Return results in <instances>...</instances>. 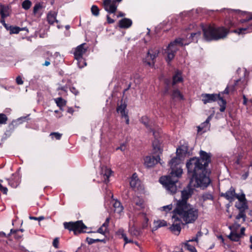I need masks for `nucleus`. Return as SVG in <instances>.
Returning a JSON list of instances; mask_svg holds the SVG:
<instances>
[{
	"label": "nucleus",
	"instance_id": "obj_1",
	"mask_svg": "<svg viewBox=\"0 0 252 252\" xmlns=\"http://www.w3.org/2000/svg\"><path fill=\"white\" fill-rule=\"evenodd\" d=\"M211 154L200 151V158H193L186 164L188 173L192 175L190 185L195 188L204 189L210 183V178L206 175V168L211 161Z\"/></svg>",
	"mask_w": 252,
	"mask_h": 252
},
{
	"label": "nucleus",
	"instance_id": "obj_2",
	"mask_svg": "<svg viewBox=\"0 0 252 252\" xmlns=\"http://www.w3.org/2000/svg\"><path fill=\"white\" fill-rule=\"evenodd\" d=\"M188 151L187 146L183 145L177 148V157L172 158L169 163L170 166L169 174L166 176L161 177L159 179L160 183L171 194L175 193L177 190L176 183L183 173L181 166L182 158L188 153Z\"/></svg>",
	"mask_w": 252,
	"mask_h": 252
},
{
	"label": "nucleus",
	"instance_id": "obj_3",
	"mask_svg": "<svg viewBox=\"0 0 252 252\" xmlns=\"http://www.w3.org/2000/svg\"><path fill=\"white\" fill-rule=\"evenodd\" d=\"M226 16L228 18L225 20V25L229 28L238 27V29L232 32L238 34H244L250 32L252 30V16L246 11L240 10L224 9Z\"/></svg>",
	"mask_w": 252,
	"mask_h": 252
},
{
	"label": "nucleus",
	"instance_id": "obj_4",
	"mask_svg": "<svg viewBox=\"0 0 252 252\" xmlns=\"http://www.w3.org/2000/svg\"><path fill=\"white\" fill-rule=\"evenodd\" d=\"M173 214L176 215L185 224L192 223L198 217L199 210L195 206L181 201L176 203Z\"/></svg>",
	"mask_w": 252,
	"mask_h": 252
},
{
	"label": "nucleus",
	"instance_id": "obj_5",
	"mask_svg": "<svg viewBox=\"0 0 252 252\" xmlns=\"http://www.w3.org/2000/svg\"><path fill=\"white\" fill-rule=\"evenodd\" d=\"M201 34V32L200 31L191 32L187 35L186 38H178L171 42L165 50V53L167 55L166 61L169 62L174 58L175 54L180 47L188 45L191 42H197L198 39L200 37Z\"/></svg>",
	"mask_w": 252,
	"mask_h": 252
},
{
	"label": "nucleus",
	"instance_id": "obj_6",
	"mask_svg": "<svg viewBox=\"0 0 252 252\" xmlns=\"http://www.w3.org/2000/svg\"><path fill=\"white\" fill-rule=\"evenodd\" d=\"M204 37L206 40H218L225 38L229 30L223 27H216L214 25H202Z\"/></svg>",
	"mask_w": 252,
	"mask_h": 252
},
{
	"label": "nucleus",
	"instance_id": "obj_7",
	"mask_svg": "<svg viewBox=\"0 0 252 252\" xmlns=\"http://www.w3.org/2000/svg\"><path fill=\"white\" fill-rule=\"evenodd\" d=\"M63 225L65 229L73 231L75 234L86 232L84 229L86 228V226L81 220L76 222H65L63 223Z\"/></svg>",
	"mask_w": 252,
	"mask_h": 252
},
{
	"label": "nucleus",
	"instance_id": "obj_8",
	"mask_svg": "<svg viewBox=\"0 0 252 252\" xmlns=\"http://www.w3.org/2000/svg\"><path fill=\"white\" fill-rule=\"evenodd\" d=\"M161 130L157 128V131L152 130L153 134L155 137V140L153 142V153L155 155L161 154L162 150L160 148L159 140L158 138L160 135Z\"/></svg>",
	"mask_w": 252,
	"mask_h": 252
},
{
	"label": "nucleus",
	"instance_id": "obj_9",
	"mask_svg": "<svg viewBox=\"0 0 252 252\" xmlns=\"http://www.w3.org/2000/svg\"><path fill=\"white\" fill-rule=\"evenodd\" d=\"M172 220L173 223L169 229L175 234L179 235L181 230V224L185 223L175 214H173Z\"/></svg>",
	"mask_w": 252,
	"mask_h": 252
},
{
	"label": "nucleus",
	"instance_id": "obj_10",
	"mask_svg": "<svg viewBox=\"0 0 252 252\" xmlns=\"http://www.w3.org/2000/svg\"><path fill=\"white\" fill-rule=\"evenodd\" d=\"M159 53V51L157 48L150 49L144 59V62L149 66H153L155 63V59L158 57Z\"/></svg>",
	"mask_w": 252,
	"mask_h": 252
},
{
	"label": "nucleus",
	"instance_id": "obj_11",
	"mask_svg": "<svg viewBox=\"0 0 252 252\" xmlns=\"http://www.w3.org/2000/svg\"><path fill=\"white\" fill-rule=\"evenodd\" d=\"M238 201L235 203V207L239 210H244L248 209V205L246 202L245 194L244 193H241L236 196Z\"/></svg>",
	"mask_w": 252,
	"mask_h": 252
},
{
	"label": "nucleus",
	"instance_id": "obj_12",
	"mask_svg": "<svg viewBox=\"0 0 252 252\" xmlns=\"http://www.w3.org/2000/svg\"><path fill=\"white\" fill-rule=\"evenodd\" d=\"M160 160L159 155H157L156 158L152 156H148L144 159V164L146 167L150 168L154 166L158 162H159L160 164H162V163L160 162Z\"/></svg>",
	"mask_w": 252,
	"mask_h": 252
},
{
	"label": "nucleus",
	"instance_id": "obj_13",
	"mask_svg": "<svg viewBox=\"0 0 252 252\" xmlns=\"http://www.w3.org/2000/svg\"><path fill=\"white\" fill-rule=\"evenodd\" d=\"M193 186L190 185V183L188 187L184 189L181 192V199L177 201V203L183 201L187 202L188 199L191 196L193 192L194 189L192 188Z\"/></svg>",
	"mask_w": 252,
	"mask_h": 252
},
{
	"label": "nucleus",
	"instance_id": "obj_14",
	"mask_svg": "<svg viewBox=\"0 0 252 252\" xmlns=\"http://www.w3.org/2000/svg\"><path fill=\"white\" fill-rule=\"evenodd\" d=\"M118 5L115 0H104L103 7L105 10L109 13H114Z\"/></svg>",
	"mask_w": 252,
	"mask_h": 252
},
{
	"label": "nucleus",
	"instance_id": "obj_15",
	"mask_svg": "<svg viewBox=\"0 0 252 252\" xmlns=\"http://www.w3.org/2000/svg\"><path fill=\"white\" fill-rule=\"evenodd\" d=\"M112 171L106 166L100 167V176L102 182L107 183L109 181V177L111 175Z\"/></svg>",
	"mask_w": 252,
	"mask_h": 252
},
{
	"label": "nucleus",
	"instance_id": "obj_16",
	"mask_svg": "<svg viewBox=\"0 0 252 252\" xmlns=\"http://www.w3.org/2000/svg\"><path fill=\"white\" fill-rule=\"evenodd\" d=\"M88 46L86 43H83L78 46L74 50V55L75 59H81L86 53L88 50Z\"/></svg>",
	"mask_w": 252,
	"mask_h": 252
},
{
	"label": "nucleus",
	"instance_id": "obj_17",
	"mask_svg": "<svg viewBox=\"0 0 252 252\" xmlns=\"http://www.w3.org/2000/svg\"><path fill=\"white\" fill-rule=\"evenodd\" d=\"M201 96L202 101L205 104L215 102L217 101L219 97V94H202Z\"/></svg>",
	"mask_w": 252,
	"mask_h": 252
},
{
	"label": "nucleus",
	"instance_id": "obj_18",
	"mask_svg": "<svg viewBox=\"0 0 252 252\" xmlns=\"http://www.w3.org/2000/svg\"><path fill=\"white\" fill-rule=\"evenodd\" d=\"M240 194L236 193L234 188L231 187L226 192L222 193L221 196L224 197L230 202H232L236 199V196Z\"/></svg>",
	"mask_w": 252,
	"mask_h": 252
},
{
	"label": "nucleus",
	"instance_id": "obj_19",
	"mask_svg": "<svg viewBox=\"0 0 252 252\" xmlns=\"http://www.w3.org/2000/svg\"><path fill=\"white\" fill-rule=\"evenodd\" d=\"M211 117H209L206 121L199 125L198 128V132L203 133L209 130L210 125L209 124Z\"/></svg>",
	"mask_w": 252,
	"mask_h": 252
},
{
	"label": "nucleus",
	"instance_id": "obj_20",
	"mask_svg": "<svg viewBox=\"0 0 252 252\" xmlns=\"http://www.w3.org/2000/svg\"><path fill=\"white\" fill-rule=\"evenodd\" d=\"M10 179L8 180V184L12 188H16L20 183V178L17 173L13 174Z\"/></svg>",
	"mask_w": 252,
	"mask_h": 252
},
{
	"label": "nucleus",
	"instance_id": "obj_21",
	"mask_svg": "<svg viewBox=\"0 0 252 252\" xmlns=\"http://www.w3.org/2000/svg\"><path fill=\"white\" fill-rule=\"evenodd\" d=\"M0 14L1 18H5L9 15V8L8 5L0 4Z\"/></svg>",
	"mask_w": 252,
	"mask_h": 252
},
{
	"label": "nucleus",
	"instance_id": "obj_22",
	"mask_svg": "<svg viewBox=\"0 0 252 252\" xmlns=\"http://www.w3.org/2000/svg\"><path fill=\"white\" fill-rule=\"evenodd\" d=\"M132 21L128 18H123L119 21V27L121 28H128L132 25Z\"/></svg>",
	"mask_w": 252,
	"mask_h": 252
},
{
	"label": "nucleus",
	"instance_id": "obj_23",
	"mask_svg": "<svg viewBox=\"0 0 252 252\" xmlns=\"http://www.w3.org/2000/svg\"><path fill=\"white\" fill-rule=\"evenodd\" d=\"M130 186L133 189H136L140 185V181L136 173H134L130 180Z\"/></svg>",
	"mask_w": 252,
	"mask_h": 252
},
{
	"label": "nucleus",
	"instance_id": "obj_24",
	"mask_svg": "<svg viewBox=\"0 0 252 252\" xmlns=\"http://www.w3.org/2000/svg\"><path fill=\"white\" fill-rule=\"evenodd\" d=\"M154 226L152 229V231L157 230L158 228L165 226L167 225V222L164 220H154Z\"/></svg>",
	"mask_w": 252,
	"mask_h": 252
},
{
	"label": "nucleus",
	"instance_id": "obj_25",
	"mask_svg": "<svg viewBox=\"0 0 252 252\" xmlns=\"http://www.w3.org/2000/svg\"><path fill=\"white\" fill-rule=\"evenodd\" d=\"M126 104L125 103H123L122 101L121 103H118V107L117 108V111L118 113L120 114L122 117L127 114L126 111Z\"/></svg>",
	"mask_w": 252,
	"mask_h": 252
},
{
	"label": "nucleus",
	"instance_id": "obj_26",
	"mask_svg": "<svg viewBox=\"0 0 252 252\" xmlns=\"http://www.w3.org/2000/svg\"><path fill=\"white\" fill-rule=\"evenodd\" d=\"M57 13L55 11H50L47 15V19L50 24H53L55 22L58 23L56 19Z\"/></svg>",
	"mask_w": 252,
	"mask_h": 252
},
{
	"label": "nucleus",
	"instance_id": "obj_27",
	"mask_svg": "<svg viewBox=\"0 0 252 252\" xmlns=\"http://www.w3.org/2000/svg\"><path fill=\"white\" fill-rule=\"evenodd\" d=\"M128 232L131 236L134 237H137L141 233L140 230L135 228L133 225L130 226V224H129Z\"/></svg>",
	"mask_w": 252,
	"mask_h": 252
},
{
	"label": "nucleus",
	"instance_id": "obj_28",
	"mask_svg": "<svg viewBox=\"0 0 252 252\" xmlns=\"http://www.w3.org/2000/svg\"><path fill=\"white\" fill-rule=\"evenodd\" d=\"M183 80V78L181 75V71L178 70L176 71L175 74L173 77V85H175L176 84L182 82Z\"/></svg>",
	"mask_w": 252,
	"mask_h": 252
},
{
	"label": "nucleus",
	"instance_id": "obj_29",
	"mask_svg": "<svg viewBox=\"0 0 252 252\" xmlns=\"http://www.w3.org/2000/svg\"><path fill=\"white\" fill-rule=\"evenodd\" d=\"M114 211L117 213H121L123 210V207L120 201L116 200L113 203Z\"/></svg>",
	"mask_w": 252,
	"mask_h": 252
},
{
	"label": "nucleus",
	"instance_id": "obj_30",
	"mask_svg": "<svg viewBox=\"0 0 252 252\" xmlns=\"http://www.w3.org/2000/svg\"><path fill=\"white\" fill-rule=\"evenodd\" d=\"M133 203L138 207V209L144 207L143 200L139 197H134L133 199Z\"/></svg>",
	"mask_w": 252,
	"mask_h": 252
},
{
	"label": "nucleus",
	"instance_id": "obj_31",
	"mask_svg": "<svg viewBox=\"0 0 252 252\" xmlns=\"http://www.w3.org/2000/svg\"><path fill=\"white\" fill-rule=\"evenodd\" d=\"M62 83H65V85H63L62 84H59V87L57 89L58 91L61 90L63 91L64 93L67 92V90L69 87V85L68 84V81L66 80H63Z\"/></svg>",
	"mask_w": 252,
	"mask_h": 252
},
{
	"label": "nucleus",
	"instance_id": "obj_32",
	"mask_svg": "<svg viewBox=\"0 0 252 252\" xmlns=\"http://www.w3.org/2000/svg\"><path fill=\"white\" fill-rule=\"evenodd\" d=\"M141 122L151 131H152V130H156L154 128H152V126H150L149 125V119L147 116H143L141 118Z\"/></svg>",
	"mask_w": 252,
	"mask_h": 252
},
{
	"label": "nucleus",
	"instance_id": "obj_33",
	"mask_svg": "<svg viewBox=\"0 0 252 252\" xmlns=\"http://www.w3.org/2000/svg\"><path fill=\"white\" fill-rule=\"evenodd\" d=\"M218 103L220 106V111L221 112H224L225 109L226 101L222 98L219 96Z\"/></svg>",
	"mask_w": 252,
	"mask_h": 252
},
{
	"label": "nucleus",
	"instance_id": "obj_34",
	"mask_svg": "<svg viewBox=\"0 0 252 252\" xmlns=\"http://www.w3.org/2000/svg\"><path fill=\"white\" fill-rule=\"evenodd\" d=\"M172 97L178 100H182L183 99V96L180 92L178 90H175L173 92Z\"/></svg>",
	"mask_w": 252,
	"mask_h": 252
},
{
	"label": "nucleus",
	"instance_id": "obj_35",
	"mask_svg": "<svg viewBox=\"0 0 252 252\" xmlns=\"http://www.w3.org/2000/svg\"><path fill=\"white\" fill-rule=\"evenodd\" d=\"M229 238L232 241L238 242L239 241L241 236L237 233L231 232L228 236Z\"/></svg>",
	"mask_w": 252,
	"mask_h": 252
},
{
	"label": "nucleus",
	"instance_id": "obj_36",
	"mask_svg": "<svg viewBox=\"0 0 252 252\" xmlns=\"http://www.w3.org/2000/svg\"><path fill=\"white\" fill-rule=\"evenodd\" d=\"M20 232V230L18 229L14 230L13 229H11L10 230V232L8 234V236H9L11 234H14V237L16 239L19 240L21 239L22 237V234H19V233Z\"/></svg>",
	"mask_w": 252,
	"mask_h": 252
},
{
	"label": "nucleus",
	"instance_id": "obj_37",
	"mask_svg": "<svg viewBox=\"0 0 252 252\" xmlns=\"http://www.w3.org/2000/svg\"><path fill=\"white\" fill-rule=\"evenodd\" d=\"M142 217H143V220L142 223V228L146 229V228H148V227L149 226V223H148L149 219L147 217L146 214H142Z\"/></svg>",
	"mask_w": 252,
	"mask_h": 252
},
{
	"label": "nucleus",
	"instance_id": "obj_38",
	"mask_svg": "<svg viewBox=\"0 0 252 252\" xmlns=\"http://www.w3.org/2000/svg\"><path fill=\"white\" fill-rule=\"evenodd\" d=\"M184 244L185 245V248L190 252H197L195 247L193 245H191L189 243L186 242Z\"/></svg>",
	"mask_w": 252,
	"mask_h": 252
},
{
	"label": "nucleus",
	"instance_id": "obj_39",
	"mask_svg": "<svg viewBox=\"0 0 252 252\" xmlns=\"http://www.w3.org/2000/svg\"><path fill=\"white\" fill-rule=\"evenodd\" d=\"M246 215L245 213V211L244 210H240L239 213L236 216V219L237 220H240V219H242V222H244L246 220Z\"/></svg>",
	"mask_w": 252,
	"mask_h": 252
},
{
	"label": "nucleus",
	"instance_id": "obj_40",
	"mask_svg": "<svg viewBox=\"0 0 252 252\" xmlns=\"http://www.w3.org/2000/svg\"><path fill=\"white\" fill-rule=\"evenodd\" d=\"M9 31H10V33L11 34H12V33L17 34V33H18L20 31H22V29L18 27L10 26L9 27Z\"/></svg>",
	"mask_w": 252,
	"mask_h": 252
},
{
	"label": "nucleus",
	"instance_id": "obj_41",
	"mask_svg": "<svg viewBox=\"0 0 252 252\" xmlns=\"http://www.w3.org/2000/svg\"><path fill=\"white\" fill-rule=\"evenodd\" d=\"M86 241L89 245H91V244H93L94 243L98 242H104L105 240L99 239H93V238L87 237L86 238Z\"/></svg>",
	"mask_w": 252,
	"mask_h": 252
},
{
	"label": "nucleus",
	"instance_id": "obj_42",
	"mask_svg": "<svg viewBox=\"0 0 252 252\" xmlns=\"http://www.w3.org/2000/svg\"><path fill=\"white\" fill-rule=\"evenodd\" d=\"M120 232L121 233L122 237L123 238V239L125 242V244L134 243L133 241L131 239H128L127 237L126 234L124 233L123 230H122V231L120 230Z\"/></svg>",
	"mask_w": 252,
	"mask_h": 252
},
{
	"label": "nucleus",
	"instance_id": "obj_43",
	"mask_svg": "<svg viewBox=\"0 0 252 252\" xmlns=\"http://www.w3.org/2000/svg\"><path fill=\"white\" fill-rule=\"evenodd\" d=\"M32 2L29 0H24L22 4V7L26 9H29L31 6Z\"/></svg>",
	"mask_w": 252,
	"mask_h": 252
},
{
	"label": "nucleus",
	"instance_id": "obj_44",
	"mask_svg": "<svg viewBox=\"0 0 252 252\" xmlns=\"http://www.w3.org/2000/svg\"><path fill=\"white\" fill-rule=\"evenodd\" d=\"M77 60L78 65L80 68H82L86 65L87 63L83 57H81V59H75Z\"/></svg>",
	"mask_w": 252,
	"mask_h": 252
},
{
	"label": "nucleus",
	"instance_id": "obj_45",
	"mask_svg": "<svg viewBox=\"0 0 252 252\" xmlns=\"http://www.w3.org/2000/svg\"><path fill=\"white\" fill-rule=\"evenodd\" d=\"M57 105L59 107L63 106L65 105L66 101L62 97H58L55 99Z\"/></svg>",
	"mask_w": 252,
	"mask_h": 252
},
{
	"label": "nucleus",
	"instance_id": "obj_46",
	"mask_svg": "<svg viewBox=\"0 0 252 252\" xmlns=\"http://www.w3.org/2000/svg\"><path fill=\"white\" fill-rule=\"evenodd\" d=\"M173 208V205L172 204H169L166 206H163L160 208V210L164 211L166 213H168L172 210Z\"/></svg>",
	"mask_w": 252,
	"mask_h": 252
},
{
	"label": "nucleus",
	"instance_id": "obj_47",
	"mask_svg": "<svg viewBox=\"0 0 252 252\" xmlns=\"http://www.w3.org/2000/svg\"><path fill=\"white\" fill-rule=\"evenodd\" d=\"M91 11L92 14L94 16H98L99 15V9L96 5H93L91 8Z\"/></svg>",
	"mask_w": 252,
	"mask_h": 252
},
{
	"label": "nucleus",
	"instance_id": "obj_48",
	"mask_svg": "<svg viewBox=\"0 0 252 252\" xmlns=\"http://www.w3.org/2000/svg\"><path fill=\"white\" fill-rule=\"evenodd\" d=\"M202 198L205 201L207 200H213V197L212 194L207 193L202 195Z\"/></svg>",
	"mask_w": 252,
	"mask_h": 252
},
{
	"label": "nucleus",
	"instance_id": "obj_49",
	"mask_svg": "<svg viewBox=\"0 0 252 252\" xmlns=\"http://www.w3.org/2000/svg\"><path fill=\"white\" fill-rule=\"evenodd\" d=\"M50 136L52 137V138H53L54 137L57 140H60L62 134L58 132H52L50 133Z\"/></svg>",
	"mask_w": 252,
	"mask_h": 252
},
{
	"label": "nucleus",
	"instance_id": "obj_50",
	"mask_svg": "<svg viewBox=\"0 0 252 252\" xmlns=\"http://www.w3.org/2000/svg\"><path fill=\"white\" fill-rule=\"evenodd\" d=\"M7 120L6 116L4 114H0V124H5Z\"/></svg>",
	"mask_w": 252,
	"mask_h": 252
},
{
	"label": "nucleus",
	"instance_id": "obj_51",
	"mask_svg": "<svg viewBox=\"0 0 252 252\" xmlns=\"http://www.w3.org/2000/svg\"><path fill=\"white\" fill-rule=\"evenodd\" d=\"M42 7L40 3H36L34 5L33 7V13L34 14H36L38 12V11L41 9Z\"/></svg>",
	"mask_w": 252,
	"mask_h": 252
},
{
	"label": "nucleus",
	"instance_id": "obj_52",
	"mask_svg": "<svg viewBox=\"0 0 252 252\" xmlns=\"http://www.w3.org/2000/svg\"><path fill=\"white\" fill-rule=\"evenodd\" d=\"M109 221H110V218H106V219L105 220V222L102 224V225H101L102 226H103L105 229L107 230H108V225H109Z\"/></svg>",
	"mask_w": 252,
	"mask_h": 252
},
{
	"label": "nucleus",
	"instance_id": "obj_53",
	"mask_svg": "<svg viewBox=\"0 0 252 252\" xmlns=\"http://www.w3.org/2000/svg\"><path fill=\"white\" fill-rule=\"evenodd\" d=\"M200 236V232H198L196 235L195 237L192 238L191 239H189L188 241H186V242H198V236Z\"/></svg>",
	"mask_w": 252,
	"mask_h": 252
},
{
	"label": "nucleus",
	"instance_id": "obj_54",
	"mask_svg": "<svg viewBox=\"0 0 252 252\" xmlns=\"http://www.w3.org/2000/svg\"><path fill=\"white\" fill-rule=\"evenodd\" d=\"M59 238H55L53 242V246L55 248H59Z\"/></svg>",
	"mask_w": 252,
	"mask_h": 252
},
{
	"label": "nucleus",
	"instance_id": "obj_55",
	"mask_svg": "<svg viewBox=\"0 0 252 252\" xmlns=\"http://www.w3.org/2000/svg\"><path fill=\"white\" fill-rule=\"evenodd\" d=\"M107 232V230L105 229L103 226H101L100 227H99L98 230H97V232L104 234L105 232Z\"/></svg>",
	"mask_w": 252,
	"mask_h": 252
},
{
	"label": "nucleus",
	"instance_id": "obj_56",
	"mask_svg": "<svg viewBox=\"0 0 252 252\" xmlns=\"http://www.w3.org/2000/svg\"><path fill=\"white\" fill-rule=\"evenodd\" d=\"M16 82L18 85H22L23 84V81L20 76L17 77Z\"/></svg>",
	"mask_w": 252,
	"mask_h": 252
},
{
	"label": "nucleus",
	"instance_id": "obj_57",
	"mask_svg": "<svg viewBox=\"0 0 252 252\" xmlns=\"http://www.w3.org/2000/svg\"><path fill=\"white\" fill-rule=\"evenodd\" d=\"M0 190L4 194H6L8 190L6 187H4L2 186V185H0Z\"/></svg>",
	"mask_w": 252,
	"mask_h": 252
},
{
	"label": "nucleus",
	"instance_id": "obj_58",
	"mask_svg": "<svg viewBox=\"0 0 252 252\" xmlns=\"http://www.w3.org/2000/svg\"><path fill=\"white\" fill-rule=\"evenodd\" d=\"M70 90L72 93H73L75 95H77L78 93V91L74 87L70 88Z\"/></svg>",
	"mask_w": 252,
	"mask_h": 252
},
{
	"label": "nucleus",
	"instance_id": "obj_59",
	"mask_svg": "<svg viewBox=\"0 0 252 252\" xmlns=\"http://www.w3.org/2000/svg\"><path fill=\"white\" fill-rule=\"evenodd\" d=\"M107 22L109 24L113 23L115 22V21L113 19H112V18H111L109 16H107Z\"/></svg>",
	"mask_w": 252,
	"mask_h": 252
},
{
	"label": "nucleus",
	"instance_id": "obj_60",
	"mask_svg": "<svg viewBox=\"0 0 252 252\" xmlns=\"http://www.w3.org/2000/svg\"><path fill=\"white\" fill-rule=\"evenodd\" d=\"M122 117L124 118L125 119L126 124L127 125L129 124V118H128L127 114L125 115H124L123 117Z\"/></svg>",
	"mask_w": 252,
	"mask_h": 252
},
{
	"label": "nucleus",
	"instance_id": "obj_61",
	"mask_svg": "<svg viewBox=\"0 0 252 252\" xmlns=\"http://www.w3.org/2000/svg\"><path fill=\"white\" fill-rule=\"evenodd\" d=\"M125 148H126L125 145H122L121 146H120L119 147H118L117 148V150L120 149L121 151H124L125 150Z\"/></svg>",
	"mask_w": 252,
	"mask_h": 252
},
{
	"label": "nucleus",
	"instance_id": "obj_62",
	"mask_svg": "<svg viewBox=\"0 0 252 252\" xmlns=\"http://www.w3.org/2000/svg\"><path fill=\"white\" fill-rule=\"evenodd\" d=\"M67 112L69 113L72 114L74 112V110L72 108L69 107L67 109Z\"/></svg>",
	"mask_w": 252,
	"mask_h": 252
},
{
	"label": "nucleus",
	"instance_id": "obj_63",
	"mask_svg": "<svg viewBox=\"0 0 252 252\" xmlns=\"http://www.w3.org/2000/svg\"><path fill=\"white\" fill-rule=\"evenodd\" d=\"M245 231V228L244 227H242L241 228L240 234V236L243 235L244 234Z\"/></svg>",
	"mask_w": 252,
	"mask_h": 252
},
{
	"label": "nucleus",
	"instance_id": "obj_64",
	"mask_svg": "<svg viewBox=\"0 0 252 252\" xmlns=\"http://www.w3.org/2000/svg\"><path fill=\"white\" fill-rule=\"evenodd\" d=\"M250 242H251V245H250V248L252 250V236L250 237Z\"/></svg>",
	"mask_w": 252,
	"mask_h": 252
}]
</instances>
